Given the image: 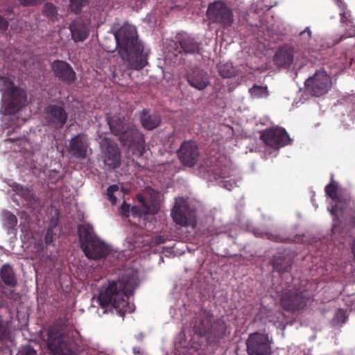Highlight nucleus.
Returning <instances> with one entry per match:
<instances>
[{
	"mask_svg": "<svg viewBox=\"0 0 355 355\" xmlns=\"http://www.w3.org/2000/svg\"><path fill=\"white\" fill-rule=\"evenodd\" d=\"M137 286L138 279L132 274L123 275L117 280L110 282L106 287L101 289L97 299L102 313L105 314L114 309L123 318L125 313H132L135 304H130L128 299L134 294Z\"/></svg>",
	"mask_w": 355,
	"mask_h": 355,
	"instance_id": "nucleus-1",
	"label": "nucleus"
},
{
	"mask_svg": "<svg viewBox=\"0 0 355 355\" xmlns=\"http://www.w3.org/2000/svg\"><path fill=\"white\" fill-rule=\"evenodd\" d=\"M118 52L132 69H142L147 64V55L144 45L138 38L135 26L124 24L114 32Z\"/></svg>",
	"mask_w": 355,
	"mask_h": 355,
	"instance_id": "nucleus-2",
	"label": "nucleus"
},
{
	"mask_svg": "<svg viewBox=\"0 0 355 355\" xmlns=\"http://www.w3.org/2000/svg\"><path fill=\"white\" fill-rule=\"evenodd\" d=\"M214 315L206 310L200 311L193 319V330L200 337H206L210 345H218L227 336L226 324L220 319L213 320Z\"/></svg>",
	"mask_w": 355,
	"mask_h": 355,
	"instance_id": "nucleus-3",
	"label": "nucleus"
},
{
	"mask_svg": "<svg viewBox=\"0 0 355 355\" xmlns=\"http://www.w3.org/2000/svg\"><path fill=\"white\" fill-rule=\"evenodd\" d=\"M75 332L67 328L51 327L47 333V346L53 355H75Z\"/></svg>",
	"mask_w": 355,
	"mask_h": 355,
	"instance_id": "nucleus-4",
	"label": "nucleus"
},
{
	"mask_svg": "<svg viewBox=\"0 0 355 355\" xmlns=\"http://www.w3.org/2000/svg\"><path fill=\"white\" fill-rule=\"evenodd\" d=\"M78 236L81 249L88 259H100L108 254V247L94 234L92 227L79 226Z\"/></svg>",
	"mask_w": 355,
	"mask_h": 355,
	"instance_id": "nucleus-5",
	"label": "nucleus"
},
{
	"mask_svg": "<svg viewBox=\"0 0 355 355\" xmlns=\"http://www.w3.org/2000/svg\"><path fill=\"white\" fill-rule=\"evenodd\" d=\"M310 300L311 295L306 289L294 286L282 291L279 304L284 310L295 312L304 309Z\"/></svg>",
	"mask_w": 355,
	"mask_h": 355,
	"instance_id": "nucleus-6",
	"label": "nucleus"
},
{
	"mask_svg": "<svg viewBox=\"0 0 355 355\" xmlns=\"http://www.w3.org/2000/svg\"><path fill=\"white\" fill-rule=\"evenodd\" d=\"M206 15L211 23L219 24L223 28L230 27L234 21L232 8L220 0L209 3Z\"/></svg>",
	"mask_w": 355,
	"mask_h": 355,
	"instance_id": "nucleus-7",
	"label": "nucleus"
},
{
	"mask_svg": "<svg viewBox=\"0 0 355 355\" xmlns=\"http://www.w3.org/2000/svg\"><path fill=\"white\" fill-rule=\"evenodd\" d=\"M119 140L123 146L132 150L134 155L137 157L143 155L145 150L144 136L135 125L131 124Z\"/></svg>",
	"mask_w": 355,
	"mask_h": 355,
	"instance_id": "nucleus-8",
	"label": "nucleus"
},
{
	"mask_svg": "<svg viewBox=\"0 0 355 355\" xmlns=\"http://www.w3.org/2000/svg\"><path fill=\"white\" fill-rule=\"evenodd\" d=\"M260 139L264 144L275 150L290 144L291 139L284 128L275 127L261 132Z\"/></svg>",
	"mask_w": 355,
	"mask_h": 355,
	"instance_id": "nucleus-9",
	"label": "nucleus"
},
{
	"mask_svg": "<svg viewBox=\"0 0 355 355\" xmlns=\"http://www.w3.org/2000/svg\"><path fill=\"white\" fill-rule=\"evenodd\" d=\"M1 80L9 85V87L5 89L2 100L5 106V112L11 114L15 112L17 107L22 101L24 92L15 86L13 83L8 78H1Z\"/></svg>",
	"mask_w": 355,
	"mask_h": 355,
	"instance_id": "nucleus-10",
	"label": "nucleus"
},
{
	"mask_svg": "<svg viewBox=\"0 0 355 355\" xmlns=\"http://www.w3.org/2000/svg\"><path fill=\"white\" fill-rule=\"evenodd\" d=\"M103 163L107 170H114L121 164V153L118 145L105 139L102 145Z\"/></svg>",
	"mask_w": 355,
	"mask_h": 355,
	"instance_id": "nucleus-11",
	"label": "nucleus"
},
{
	"mask_svg": "<svg viewBox=\"0 0 355 355\" xmlns=\"http://www.w3.org/2000/svg\"><path fill=\"white\" fill-rule=\"evenodd\" d=\"M44 117L48 125L56 130H60L66 124L68 114L64 107L56 104H51L44 108Z\"/></svg>",
	"mask_w": 355,
	"mask_h": 355,
	"instance_id": "nucleus-12",
	"label": "nucleus"
},
{
	"mask_svg": "<svg viewBox=\"0 0 355 355\" xmlns=\"http://www.w3.org/2000/svg\"><path fill=\"white\" fill-rule=\"evenodd\" d=\"M246 345L248 355H270L271 352L266 334L258 332L251 334L246 341Z\"/></svg>",
	"mask_w": 355,
	"mask_h": 355,
	"instance_id": "nucleus-13",
	"label": "nucleus"
},
{
	"mask_svg": "<svg viewBox=\"0 0 355 355\" xmlns=\"http://www.w3.org/2000/svg\"><path fill=\"white\" fill-rule=\"evenodd\" d=\"M331 85V78L324 71H317L309 78L305 83L306 87L309 89L315 96H320L327 93Z\"/></svg>",
	"mask_w": 355,
	"mask_h": 355,
	"instance_id": "nucleus-14",
	"label": "nucleus"
},
{
	"mask_svg": "<svg viewBox=\"0 0 355 355\" xmlns=\"http://www.w3.org/2000/svg\"><path fill=\"white\" fill-rule=\"evenodd\" d=\"M180 162L186 166L192 167L197 163L200 151L196 143L193 141H184L182 143L177 152Z\"/></svg>",
	"mask_w": 355,
	"mask_h": 355,
	"instance_id": "nucleus-15",
	"label": "nucleus"
},
{
	"mask_svg": "<svg viewBox=\"0 0 355 355\" xmlns=\"http://www.w3.org/2000/svg\"><path fill=\"white\" fill-rule=\"evenodd\" d=\"M54 76L60 81L71 85L76 80V73L73 67L66 61L56 60L51 64Z\"/></svg>",
	"mask_w": 355,
	"mask_h": 355,
	"instance_id": "nucleus-16",
	"label": "nucleus"
},
{
	"mask_svg": "<svg viewBox=\"0 0 355 355\" xmlns=\"http://www.w3.org/2000/svg\"><path fill=\"white\" fill-rule=\"evenodd\" d=\"M171 216L174 222L182 227L191 225L193 212L185 202H175L171 210Z\"/></svg>",
	"mask_w": 355,
	"mask_h": 355,
	"instance_id": "nucleus-17",
	"label": "nucleus"
},
{
	"mask_svg": "<svg viewBox=\"0 0 355 355\" xmlns=\"http://www.w3.org/2000/svg\"><path fill=\"white\" fill-rule=\"evenodd\" d=\"M325 193L335 203L330 209V213L332 216H336L338 210L343 211L346 209L349 200L338 193L337 184L333 180L331 182L325 187Z\"/></svg>",
	"mask_w": 355,
	"mask_h": 355,
	"instance_id": "nucleus-18",
	"label": "nucleus"
},
{
	"mask_svg": "<svg viewBox=\"0 0 355 355\" xmlns=\"http://www.w3.org/2000/svg\"><path fill=\"white\" fill-rule=\"evenodd\" d=\"M139 205H134L131 207L130 214L134 218H141L148 214H155L158 211L156 204L148 202L146 200L144 194L139 193L136 196Z\"/></svg>",
	"mask_w": 355,
	"mask_h": 355,
	"instance_id": "nucleus-19",
	"label": "nucleus"
},
{
	"mask_svg": "<svg viewBox=\"0 0 355 355\" xmlns=\"http://www.w3.org/2000/svg\"><path fill=\"white\" fill-rule=\"evenodd\" d=\"M88 147L85 135L78 134L69 141L68 151L75 158L85 159L87 157Z\"/></svg>",
	"mask_w": 355,
	"mask_h": 355,
	"instance_id": "nucleus-20",
	"label": "nucleus"
},
{
	"mask_svg": "<svg viewBox=\"0 0 355 355\" xmlns=\"http://www.w3.org/2000/svg\"><path fill=\"white\" fill-rule=\"evenodd\" d=\"M89 25V21H84L82 19H77L71 23L69 29L74 42H83L88 37L90 29Z\"/></svg>",
	"mask_w": 355,
	"mask_h": 355,
	"instance_id": "nucleus-21",
	"label": "nucleus"
},
{
	"mask_svg": "<svg viewBox=\"0 0 355 355\" xmlns=\"http://www.w3.org/2000/svg\"><path fill=\"white\" fill-rule=\"evenodd\" d=\"M176 49L179 53L193 54L199 53L200 44L187 34H180L177 37Z\"/></svg>",
	"mask_w": 355,
	"mask_h": 355,
	"instance_id": "nucleus-22",
	"label": "nucleus"
},
{
	"mask_svg": "<svg viewBox=\"0 0 355 355\" xmlns=\"http://www.w3.org/2000/svg\"><path fill=\"white\" fill-rule=\"evenodd\" d=\"M294 60L293 49L289 46H283L277 50L274 62L279 67L288 68Z\"/></svg>",
	"mask_w": 355,
	"mask_h": 355,
	"instance_id": "nucleus-23",
	"label": "nucleus"
},
{
	"mask_svg": "<svg viewBox=\"0 0 355 355\" xmlns=\"http://www.w3.org/2000/svg\"><path fill=\"white\" fill-rule=\"evenodd\" d=\"M107 121L111 132L119 138L131 125L128 119L120 115L107 116Z\"/></svg>",
	"mask_w": 355,
	"mask_h": 355,
	"instance_id": "nucleus-24",
	"label": "nucleus"
},
{
	"mask_svg": "<svg viewBox=\"0 0 355 355\" xmlns=\"http://www.w3.org/2000/svg\"><path fill=\"white\" fill-rule=\"evenodd\" d=\"M187 80L191 86L199 90L204 89L209 84V76L202 69H196L188 74Z\"/></svg>",
	"mask_w": 355,
	"mask_h": 355,
	"instance_id": "nucleus-25",
	"label": "nucleus"
},
{
	"mask_svg": "<svg viewBox=\"0 0 355 355\" xmlns=\"http://www.w3.org/2000/svg\"><path fill=\"white\" fill-rule=\"evenodd\" d=\"M0 277L2 282L8 286L14 288L17 285V279L12 267L3 264L0 270Z\"/></svg>",
	"mask_w": 355,
	"mask_h": 355,
	"instance_id": "nucleus-26",
	"label": "nucleus"
},
{
	"mask_svg": "<svg viewBox=\"0 0 355 355\" xmlns=\"http://www.w3.org/2000/svg\"><path fill=\"white\" fill-rule=\"evenodd\" d=\"M271 264L279 273L289 272L292 266V259L289 256H274Z\"/></svg>",
	"mask_w": 355,
	"mask_h": 355,
	"instance_id": "nucleus-27",
	"label": "nucleus"
},
{
	"mask_svg": "<svg viewBox=\"0 0 355 355\" xmlns=\"http://www.w3.org/2000/svg\"><path fill=\"white\" fill-rule=\"evenodd\" d=\"M140 121L142 126L149 130L155 129L159 126L161 123V119L158 114H150L146 110L142 111Z\"/></svg>",
	"mask_w": 355,
	"mask_h": 355,
	"instance_id": "nucleus-28",
	"label": "nucleus"
},
{
	"mask_svg": "<svg viewBox=\"0 0 355 355\" xmlns=\"http://www.w3.org/2000/svg\"><path fill=\"white\" fill-rule=\"evenodd\" d=\"M217 67L219 74L224 78H230L236 74V69L232 62H220Z\"/></svg>",
	"mask_w": 355,
	"mask_h": 355,
	"instance_id": "nucleus-29",
	"label": "nucleus"
},
{
	"mask_svg": "<svg viewBox=\"0 0 355 355\" xmlns=\"http://www.w3.org/2000/svg\"><path fill=\"white\" fill-rule=\"evenodd\" d=\"M249 92L252 98H266L268 95V91L266 86H260L257 84L249 89Z\"/></svg>",
	"mask_w": 355,
	"mask_h": 355,
	"instance_id": "nucleus-30",
	"label": "nucleus"
},
{
	"mask_svg": "<svg viewBox=\"0 0 355 355\" xmlns=\"http://www.w3.org/2000/svg\"><path fill=\"white\" fill-rule=\"evenodd\" d=\"M10 334L9 323L3 320H0V343L8 340Z\"/></svg>",
	"mask_w": 355,
	"mask_h": 355,
	"instance_id": "nucleus-31",
	"label": "nucleus"
},
{
	"mask_svg": "<svg viewBox=\"0 0 355 355\" xmlns=\"http://www.w3.org/2000/svg\"><path fill=\"white\" fill-rule=\"evenodd\" d=\"M89 3V0H70V8L73 12L78 14Z\"/></svg>",
	"mask_w": 355,
	"mask_h": 355,
	"instance_id": "nucleus-32",
	"label": "nucleus"
},
{
	"mask_svg": "<svg viewBox=\"0 0 355 355\" xmlns=\"http://www.w3.org/2000/svg\"><path fill=\"white\" fill-rule=\"evenodd\" d=\"M261 236L266 237L267 239H269L270 241H275V242H279V243H291L292 241V239L288 237H283L281 235L279 234H273L270 232H264L263 233V235Z\"/></svg>",
	"mask_w": 355,
	"mask_h": 355,
	"instance_id": "nucleus-33",
	"label": "nucleus"
},
{
	"mask_svg": "<svg viewBox=\"0 0 355 355\" xmlns=\"http://www.w3.org/2000/svg\"><path fill=\"white\" fill-rule=\"evenodd\" d=\"M119 187L117 184H112L110 186L106 191V196L107 200L112 204L114 205L116 202V197L114 196V193L118 191Z\"/></svg>",
	"mask_w": 355,
	"mask_h": 355,
	"instance_id": "nucleus-34",
	"label": "nucleus"
},
{
	"mask_svg": "<svg viewBox=\"0 0 355 355\" xmlns=\"http://www.w3.org/2000/svg\"><path fill=\"white\" fill-rule=\"evenodd\" d=\"M4 220L9 228H13L17 224V217L9 211L4 214Z\"/></svg>",
	"mask_w": 355,
	"mask_h": 355,
	"instance_id": "nucleus-35",
	"label": "nucleus"
},
{
	"mask_svg": "<svg viewBox=\"0 0 355 355\" xmlns=\"http://www.w3.org/2000/svg\"><path fill=\"white\" fill-rule=\"evenodd\" d=\"M340 21L345 24L346 26L351 25L355 27V24L353 23V19L352 17L351 12L349 10H344L340 14Z\"/></svg>",
	"mask_w": 355,
	"mask_h": 355,
	"instance_id": "nucleus-36",
	"label": "nucleus"
},
{
	"mask_svg": "<svg viewBox=\"0 0 355 355\" xmlns=\"http://www.w3.org/2000/svg\"><path fill=\"white\" fill-rule=\"evenodd\" d=\"M301 42L302 44H306L310 41L312 37V33L309 27H306L304 31H301L299 34Z\"/></svg>",
	"mask_w": 355,
	"mask_h": 355,
	"instance_id": "nucleus-37",
	"label": "nucleus"
},
{
	"mask_svg": "<svg viewBox=\"0 0 355 355\" xmlns=\"http://www.w3.org/2000/svg\"><path fill=\"white\" fill-rule=\"evenodd\" d=\"M16 355H37V352L30 345H25L21 347Z\"/></svg>",
	"mask_w": 355,
	"mask_h": 355,
	"instance_id": "nucleus-38",
	"label": "nucleus"
},
{
	"mask_svg": "<svg viewBox=\"0 0 355 355\" xmlns=\"http://www.w3.org/2000/svg\"><path fill=\"white\" fill-rule=\"evenodd\" d=\"M130 205L126 202H123L119 208L120 214L125 218H128L130 214Z\"/></svg>",
	"mask_w": 355,
	"mask_h": 355,
	"instance_id": "nucleus-39",
	"label": "nucleus"
},
{
	"mask_svg": "<svg viewBox=\"0 0 355 355\" xmlns=\"http://www.w3.org/2000/svg\"><path fill=\"white\" fill-rule=\"evenodd\" d=\"M45 0H19L20 3L25 6H33L42 3Z\"/></svg>",
	"mask_w": 355,
	"mask_h": 355,
	"instance_id": "nucleus-40",
	"label": "nucleus"
},
{
	"mask_svg": "<svg viewBox=\"0 0 355 355\" xmlns=\"http://www.w3.org/2000/svg\"><path fill=\"white\" fill-rule=\"evenodd\" d=\"M44 242L46 245H50L53 242V233L51 230H48L44 236Z\"/></svg>",
	"mask_w": 355,
	"mask_h": 355,
	"instance_id": "nucleus-41",
	"label": "nucleus"
},
{
	"mask_svg": "<svg viewBox=\"0 0 355 355\" xmlns=\"http://www.w3.org/2000/svg\"><path fill=\"white\" fill-rule=\"evenodd\" d=\"M8 20L0 15V31H5L8 28Z\"/></svg>",
	"mask_w": 355,
	"mask_h": 355,
	"instance_id": "nucleus-42",
	"label": "nucleus"
},
{
	"mask_svg": "<svg viewBox=\"0 0 355 355\" xmlns=\"http://www.w3.org/2000/svg\"><path fill=\"white\" fill-rule=\"evenodd\" d=\"M45 8L49 11V15H53L55 13V8L52 4H46Z\"/></svg>",
	"mask_w": 355,
	"mask_h": 355,
	"instance_id": "nucleus-43",
	"label": "nucleus"
},
{
	"mask_svg": "<svg viewBox=\"0 0 355 355\" xmlns=\"http://www.w3.org/2000/svg\"><path fill=\"white\" fill-rule=\"evenodd\" d=\"M350 220L352 225L355 227V209L350 214Z\"/></svg>",
	"mask_w": 355,
	"mask_h": 355,
	"instance_id": "nucleus-44",
	"label": "nucleus"
},
{
	"mask_svg": "<svg viewBox=\"0 0 355 355\" xmlns=\"http://www.w3.org/2000/svg\"><path fill=\"white\" fill-rule=\"evenodd\" d=\"M10 295H11L10 298L14 299V300H16L19 296V293H16L14 291L10 292Z\"/></svg>",
	"mask_w": 355,
	"mask_h": 355,
	"instance_id": "nucleus-45",
	"label": "nucleus"
},
{
	"mask_svg": "<svg viewBox=\"0 0 355 355\" xmlns=\"http://www.w3.org/2000/svg\"><path fill=\"white\" fill-rule=\"evenodd\" d=\"M155 241L157 244H159V243H164V239L161 237V236H157L156 239H155Z\"/></svg>",
	"mask_w": 355,
	"mask_h": 355,
	"instance_id": "nucleus-46",
	"label": "nucleus"
},
{
	"mask_svg": "<svg viewBox=\"0 0 355 355\" xmlns=\"http://www.w3.org/2000/svg\"><path fill=\"white\" fill-rule=\"evenodd\" d=\"M352 252L354 255V257L355 259V239L353 241L352 245Z\"/></svg>",
	"mask_w": 355,
	"mask_h": 355,
	"instance_id": "nucleus-47",
	"label": "nucleus"
},
{
	"mask_svg": "<svg viewBox=\"0 0 355 355\" xmlns=\"http://www.w3.org/2000/svg\"><path fill=\"white\" fill-rule=\"evenodd\" d=\"M339 315H344V312L341 309H340L337 313V316L338 317Z\"/></svg>",
	"mask_w": 355,
	"mask_h": 355,
	"instance_id": "nucleus-48",
	"label": "nucleus"
},
{
	"mask_svg": "<svg viewBox=\"0 0 355 355\" xmlns=\"http://www.w3.org/2000/svg\"><path fill=\"white\" fill-rule=\"evenodd\" d=\"M8 141H12H12H13V139H8Z\"/></svg>",
	"mask_w": 355,
	"mask_h": 355,
	"instance_id": "nucleus-49",
	"label": "nucleus"
},
{
	"mask_svg": "<svg viewBox=\"0 0 355 355\" xmlns=\"http://www.w3.org/2000/svg\"><path fill=\"white\" fill-rule=\"evenodd\" d=\"M220 177H221L222 178H225V175H220Z\"/></svg>",
	"mask_w": 355,
	"mask_h": 355,
	"instance_id": "nucleus-50",
	"label": "nucleus"
}]
</instances>
